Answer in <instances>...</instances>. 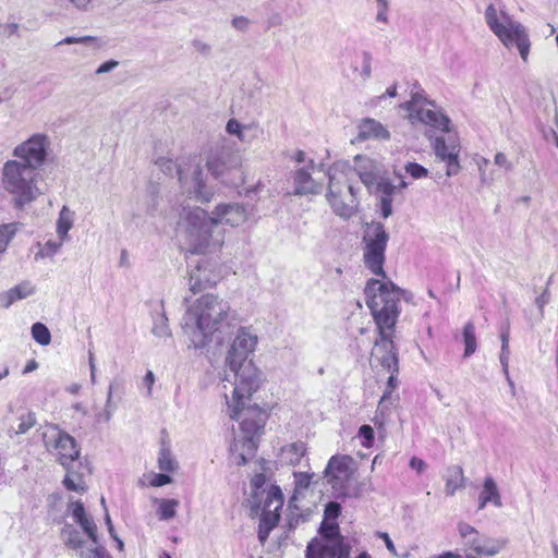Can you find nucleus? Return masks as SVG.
I'll return each instance as SVG.
<instances>
[{"label":"nucleus","mask_w":558,"mask_h":558,"mask_svg":"<svg viewBox=\"0 0 558 558\" xmlns=\"http://www.w3.org/2000/svg\"><path fill=\"white\" fill-rule=\"evenodd\" d=\"M341 512V507L338 502L331 501L326 505L325 508V518L327 520H335L339 517Z\"/></svg>","instance_id":"49"},{"label":"nucleus","mask_w":558,"mask_h":558,"mask_svg":"<svg viewBox=\"0 0 558 558\" xmlns=\"http://www.w3.org/2000/svg\"><path fill=\"white\" fill-rule=\"evenodd\" d=\"M192 46L196 52L204 57H208L211 52V46L203 40L194 39Z\"/></svg>","instance_id":"52"},{"label":"nucleus","mask_w":558,"mask_h":558,"mask_svg":"<svg viewBox=\"0 0 558 558\" xmlns=\"http://www.w3.org/2000/svg\"><path fill=\"white\" fill-rule=\"evenodd\" d=\"M158 466L163 472H174L178 468L177 461L168 449H161L158 458Z\"/></svg>","instance_id":"33"},{"label":"nucleus","mask_w":558,"mask_h":558,"mask_svg":"<svg viewBox=\"0 0 558 558\" xmlns=\"http://www.w3.org/2000/svg\"><path fill=\"white\" fill-rule=\"evenodd\" d=\"M376 536L378 538H381L384 542H385V545L387 547V549L393 555V556H397V550H396V547H395V544L393 542L391 541L390 536L388 535V533L386 532H377L376 533Z\"/></svg>","instance_id":"58"},{"label":"nucleus","mask_w":558,"mask_h":558,"mask_svg":"<svg viewBox=\"0 0 558 558\" xmlns=\"http://www.w3.org/2000/svg\"><path fill=\"white\" fill-rule=\"evenodd\" d=\"M457 530L463 547L478 556H495L506 544L502 539L481 534L475 527L463 521L458 523Z\"/></svg>","instance_id":"12"},{"label":"nucleus","mask_w":558,"mask_h":558,"mask_svg":"<svg viewBox=\"0 0 558 558\" xmlns=\"http://www.w3.org/2000/svg\"><path fill=\"white\" fill-rule=\"evenodd\" d=\"M243 135L246 140L241 141L242 143H251L256 140L262 133V129L257 122L243 124Z\"/></svg>","instance_id":"40"},{"label":"nucleus","mask_w":558,"mask_h":558,"mask_svg":"<svg viewBox=\"0 0 558 558\" xmlns=\"http://www.w3.org/2000/svg\"><path fill=\"white\" fill-rule=\"evenodd\" d=\"M226 131L230 134V135H234L239 138V141H244L246 140L245 136L243 135L242 131H243V124L240 123L238 120L235 119H230L228 122H227V125H226Z\"/></svg>","instance_id":"45"},{"label":"nucleus","mask_w":558,"mask_h":558,"mask_svg":"<svg viewBox=\"0 0 558 558\" xmlns=\"http://www.w3.org/2000/svg\"><path fill=\"white\" fill-rule=\"evenodd\" d=\"M183 194L190 199L201 203H209L214 197V190L206 185L204 172L198 163L191 165L187 169L181 165L177 169Z\"/></svg>","instance_id":"13"},{"label":"nucleus","mask_w":558,"mask_h":558,"mask_svg":"<svg viewBox=\"0 0 558 558\" xmlns=\"http://www.w3.org/2000/svg\"><path fill=\"white\" fill-rule=\"evenodd\" d=\"M37 170L22 163L21 160H8L1 170V184L4 191L12 195L16 208L34 202L41 191L37 186Z\"/></svg>","instance_id":"7"},{"label":"nucleus","mask_w":558,"mask_h":558,"mask_svg":"<svg viewBox=\"0 0 558 558\" xmlns=\"http://www.w3.org/2000/svg\"><path fill=\"white\" fill-rule=\"evenodd\" d=\"M480 496L498 508L502 506L497 485L494 478L490 476L485 478L483 490L481 492Z\"/></svg>","instance_id":"27"},{"label":"nucleus","mask_w":558,"mask_h":558,"mask_svg":"<svg viewBox=\"0 0 558 558\" xmlns=\"http://www.w3.org/2000/svg\"><path fill=\"white\" fill-rule=\"evenodd\" d=\"M61 538L64 544L76 551L81 558H100L104 548L99 546L88 547L86 541L82 537L81 532L71 524H66L61 530Z\"/></svg>","instance_id":"21"},{"label":"nucleus","mask_w":558,"mask_h":558,"mask_svg":"<svg viewBox=\"0 0 558 558\" xmlns=\"http://www.w3.org/2000/svg\"><path fill=\"white\" fill-rule=\"evenodd\" d=\"M172 482V477L169 474H155L150 481V485L154 487H160Z\"/></svg>","instance_id":"54"},{"label":"nucleus","mask_w":558,"mask_h":558,"mask_svg":"<svg viewBox=\"0 0 558 558\" xmlns=\"http://www.w3.org/2000/svg\"><path fill=\"white\" fill-rule=\"evenodd\" d=\"M390 138V132L379 121L373 118H364L357 123V135L355 141L364 142L369 140L387 141Z\"/></svg>","instance_id":"23"},{"label":"nucleus","mask_w":558,"mask_h":558,"mask_svg":"<svg viewBox=\"0 0 558 558\" xmlns=\"http://www.w3.org/2000/svg\"><path fill=\"white\" fill-rule=\"evenodd\" d=\"M463 342H464V357H469L475 353L477 349L475 325L473 322H468L463 327Z\"/></svg>","instance_id":"28"},{"label":"nucleus","mask_w":558,"mask_h":558,"mask_svg":"<svg viewBox=\"0 0 558 558\" xmlns=\"http://www.w3.org/2000/svg\"><path fill=\"white\" fill-rule=\"evenodd\" d=\"M352 459L345 456L332 457L325 470V477L331 485L337 498L348 495V484L352 477L353 471L350 468Z\"/></svg>","instance_id":"16"},{"label":"nucleus","mask_w":558,"mask_h":558,"mask_svg":"<svg viewBox=\"0 0 558 558\" xmlns=\"http://www.w3.org/2000/svg\"><path fill=\"white\" fill-rule=\"evenodd\" d=\"M305 451L306 447L304 442H294L283 448L282 458L287 463L295 465L301 462Z\"/></svg>","instance_id":"26"},{"label":"nucleus","mask_w":558,"mask_h":558,"mask_svg":"<svg viewBox=\"0 0 558 558\" xmlns=\"http://www.w3.org/2000/svg\"><path fill=\"white\" fill-rule=\"evenodd\" d=\"M35 424H36L35 414L32 412H28L27 414L22 415L20 417V423L17 425V428L15 429V434H17V435L26 434Z\"/></svg>","instance_id":"38"},{"label":"nucleus","mask_w":558,"mask_h":558,"mask_svg":"<svg viewBox=\"0 0 558 558\" xmlns=\"http://www.w3.org/2000/svg\"><path fill=\"white\" fill-rule=\"evenodd\" d=\"M34 292V288L29 283H21L12 289H10L7 293V302L4 304L5 307H9L13 302L17 300L25 299L32 295Z\"/></svg>","instance_id":"31"},{"label":"nucleus","mask_w":558,"mask_h":558,"mask_svg":"<svg viewBox=\"0 0 558 558\" xmlns=\"http://www.w3.org/2000/svg\"><path fill=\"white\" fill-rule=\"evenodd\" d=\"M509 359H510V350H501L499 360H500V364L502 366V372H504V375H505L509 386L513 388L514 384L511 380L510 375H509Z\"/></svg>","instance_id":"46"},{"label":"nucleus","mask_w":558,"mask_h":558,"mask_svg":"<svg viewBox=\"0 0 558 558\" xmlns=\"http://www.w3.org/2000/svg\"><path fill=\"white\" fill-rule=\"evenodd\" d=\"M112 412V385H110L107 395L105 411L101 414H99L98 418L102 420L104 422H109L111 420Z\"/></svg>","instance_id":"47"},{"label":"nucleus","mask_w":558,"mask_h":558,"mask_svg":"<svg viewBox=\"0 0 558 558\" xmlns=\"http://www.w3.org/2000/svg\"><path fill=\"white\" fill-rule=\"evenodd\" d=\"M184 332L194 348L202 349L209 342L222 343L241 323L236 311L214 294L202 295L187 310Z\"/></svg>","instance_id":"3"},{"label":"nucleus","mask_w":558,"mask_h":558,"mask_svg":"<svg viewBox=\"0 0 558 558\" xmlns=\"http://www.w3.org/2000/svg\"><path fill=\"white\" fill-rule=\"evenodd\" d=\"M404 170L413 179H422V178L427 177V174H428V170L416 162H408L404 166Z\"/></svg>","instance_id":"42"},{"label":"nucleus","mask_w":558,"mask_h":558,"mask_svg":"<svg viewBox=\"0 0 558 558\" xmlns=\"http://www.w3.org/2000/svg\"><path fill=\"white\" fill-rule=\"evenodd\" d=\"M506 19V23H500L497 19L496 8L493 4L486 8L485 20L493 33L507 48L515 46L522 60L526 61L531 46L529 35L522 24Z\"/></svg>","instance_id":"9"},{"label":"nucleus","mask_w":558,"mask_h":558,"mask_svg":"<svg viewBox=\"0 0 558 558\" xmlns=\"http://www.w3.org/2000/svg\"><path fill=\"white\" fill-rule=\"evenodd\" d=\"M488 163H489V160L486 158H481L480 161L477 162L478 170H480V178H481L482 183H487V181H488L486 178V174H485V170H484V167L487 166Z\"/></svg>","instance_id":"62"},{"label":"nucleus","mask_w":558,"mask_h":558,"mask_svg":"<svg viewBox=\"0 0 558 558\" xmlns=\"http://www.w3.org/2000/svg\"><path fill=\"white\" fill-rule=\"evenodd\" d=\"M422 104H429V105L434 106V102L428 101L424 97L423 93L416 92V93L412 94L411 100L402 104L401 107L404 108L407 111H409V113H411V112H414L415 110H417V108H420Z\"/></svg>","instance_id":"37"},{"label":"nucleus","mask_w":558,"mask_h":558,"mask_svg":"<svg viewBox=\"0 0 558 558\" xmlns=\"http://www.w3.org/2000/svg\"><path fill=\"white\" fill-rule=\"evenodd\" d=\"M435 155L441 161L447 163L446 175L452 177L459 173L461 167L459 162L460 146L452 136L436 137L433 144Z\"/></svg>","instance_id":"19"},{"label":"nucleus","mask_w":558,"mask_h":558,"mask_svg":"<svg viewBox=\"0 0 558 558\" xmlns=\"http://www.w3.org/2000/svg\"><path fill=\"white\" fill-rule=\"evenodd\" d=\"M32 337L40 345H48L51 341V333L43 323H35L32 326Z\"/></svg>","instance_id":"32"},{"label":"nucleus","mask_w":558,"mask_h":558,"mask_svg":"<svg viewBox=\"0 0 558 558\" xmlns=\"http://www.w3.org/2000/svg\"><path fill=\"white\" fill-rule=\"evenodd\" d=\"M49 148V140L44 134H34L25 142L17 145L12 156L14 160H21L22 163L38 170L45 162Z\"/></svg>","instance_id":"15"},{"label":"nucleus","mask_w":558,"mask_h":558,"mask_svg":"<svg viewBox=\"0 0 558 558\" xmlns=\"http://www.w3.org/2000/svg\"><path fill=\"white\" fill-rule=\"evenodd\" d=\"M352 168L347 161L335 162L327 170L328 192L327 201L333 213L343 218H350L354 214V201L356 190L350 183Z\"/></svg>","instance_id":"8"},{"label":"nucleus","mask_w":558,"mask_h":558,"mask_svg":"<svg viewBox=\"0 0 558 558\" xmlns=\"http://www.w3.org/2000/svg\"><path fill=\"white\" fill-rule=\"evenodd\" d=\"M97 38L94 36H68L63 38L62 40L58 41L56 44V47L62 46V45H73V44H81V45H89L93 43H96Z\"/></svg>","instance_id":"41"},{"label":"nucleus","mask_w":558,"mask_h":558,"mask_svg":"<svg viewBox=\"0 0 558 558\" xmlns=\"http://www.w3.org/2000/svg\"><path fill=\"white\" fill-rule=\"evenodd\" d=\"M549 299H550V294H549L548 289L546 288L544 290V292L539 296H537L535 300V304L539 308L542 316L544 314V306L549 302Z\"/></svg>","instance_id":"59"},{"label":"nucleus","mask_w":558,"mask_h":558,"mask_svg":"<svg viewBox=\"0 0 558 558\" xmlns=\"http://www.w3.org/2000/svg\"><path fill=\"white\" fill-rule=\"evenodd\" d=\"M409 466L412 470H415L418 474L423 473L427 469L426 462L417 457H412L410 459Z\"/></svg>","instance_id":"55"},{"label":"nucleus","mask_w":558,"mask_h":558,"mask_svg":"<svg viewBox=\"0 0 558 558\" xmlns=\"http://www.w3.org/2000/svg\"><path fill=\"white\" fill-rule=\"evenodd\" d=\"M389 234L381 222H372L363 235V260L375 276L387 278L384 270L385 252Z\"/></svg>","instance_id":"10"},{"label":"nucleus","mask_w":558,"mask_h":558,"mask_svg":"<svg viewBox=\"0 0 558 558\" xmlns=\"http://www.w3.org/2000/svg\"><path fill=\"white\" fill-rule=\"evenodd\" d=\"M283 506V496L278 486H270L266 492V497L263 501L260 520L258 525V539L264 544L270 532L278 524L280 519L279 511Z\"/></svg>","instance_id":"14"},{"label":"nucleus","mask_w":558,"mask_h":558,"mask_svg":"<svg viewBox=\"0 0 558 558\" xmlns=\"http://www.w3.org/2000/svg\"><path fill=\"white\" fill-rule=\"evenodd\" d=\"M68 473L63 480V485L68 490L71 492H81L84 490V487L82 485L81 476L77 475L74 471L70 469V466L66 469Z\"/></svg>","instance_id":"35"},{"label":"nucleus","mask_w":558,"mask_h":558,"mask_svg":"<svg viewBox=\"0 0 558 558\" xmlns=\"http://www.w3.org/2000/svg\"><path fill=\"white\" fill-rule=\"evenodd\" d=\"M64 240L59 239V241L49 240L45 243L44 248L37 254V256L41 257H50L56 254L59 248L62 246Z\"/></svg>","instance_id":"44"},{"label":"nucleus","mask_w":558,"mask_h":558,"mask_svg":"<svg viewBox=\"0 0 558 558\" xmlns=\"http://www.w3.org/2000/svg\"><path fill=\"white\" fill-rule=\"evenodd\" d=\"M178 227L184 233L190 250L194 254L218 251L225 243L223 225L232 228L244 225L252 207L243 203H219L209 215L198 206L181 204Z\"/></svg>","instance_id":"1"},{"label":"nucleus","mask_w":558,"mask_h":558,"mask_svg":"<svg viewBox=\"0 0 558 558\" xmlns=\"http://www.w3.org/2000/svg\"><path fill=\"white\" fill-rule=\"evenodd\" d=\"M352 173L354 172L371 194H379V208L383 218L392 214V196L397 186L392 184L386 165L376 158L366 155H356L353 158Z\"/></svg>","instance_id":"6"},{"label":"nucleus","mask_w":558,"mask_h":558,"mask_svg":"<svg viewBox=\"0 0 558 558\" xmlns=\"http://www.w3.org/2000/svg\"><path fill=\"white\" fill-rule=\"evenodd\" d=\"M231 25L236 31L245 33L251 26V21L247 17L240 15L232 19Z\"/></svg>","instance_id":"48"},{"label":"nucleus","mask_w":558,"mask_h":558,"mask_svg":"<svg viewBox=\"0 0 558 558\" xmlns=\"http://www.w3.org/2000/svg\"><path fill=\"white\" fill-rule=\"evenodd\" d=\"M219 278L220 276L217 272L215 265L206 259H202L190 274V291L193 294H196L209 289L218 282Z\"/></svg>","instance_id":"20"},{"label":"nucleus","mask_w":558,"mask_h":558,"mask_svg":"<svg viewBox=\"0 0 558 558\" xmlns=\"http://www.w3.org/2000/svg\"><path fill=\"white\" fill-rule=\"evenodd\" d=\"M319 533L325 542L313 539L306 547V558H349L350 548L343 543L337 523L323 521Z\"/></svg>","instance_id":"11"},{"label":"nucleus","mask_w":558,"mask_h":558,"mask_svg":"<svg viewBox=\"0 0 558 558\" xmlns=\"http://www.w3.org/2000/svg\"><path fill=\"white\" fill-rule=\"evenodd\" d=\"M378 4L380 5V10L378 11L376 15V20L379 22H387V15L386 10L388 7L387 0H377Z\"/></svg>","instance_id":"61"},{"label":"nucleus","mask_w":558,"mask_h":558,"mask_svg":"<svg viewBox=\"0 0 558 558\" xmlns=\"http://www.w3.org/2000/svg\"><path fill=\"white\" fill-rule=\"evenodd\" d=\"M501 350H509V329L505 328L500 332Z\"/></svg>","instance_id":"64"},{"label":"nucleus","mask_w":558,"mask_h":558,"mask_svg":"<svg viewBox=\"0 0 558 558\" xmlns=\"http://www.w3.org/2000/svg\"><path fill=\"white\" fill-rule=\"evenodd\" d=\"M495 165L505 169L506 171H511L513 169L512 162L508 159V157L504 153H497L495 155Z\"/></svg>","instance_id":"53"},{"label":"nucleus","mask_w":558,"mask_h":558,"mask_svg":"<svg viewBox=\"0 0 558 558\" xmlns=\"http://www.w3.org/2000/svg\"><path fill=\"white\" fill-rule=\"evenodd\" d=\"M73 225V213L65 206L62 207L57 221V233L59 239L65 240L68 232Z\"/></svg>","instance_id":"29"},{"label":"nucleus","mask_w":558,"mask_h":558,"mask_svg":"<svg viewBox=\"0 0 558 558\" xmlns=\"http://www.w3.org/2000/svg\"><path fill=\"white\" fill-rule=\"evenodd\" d=\"M366 304L376 323L379 337L375 340L373 360L388 372H399L397 348L393 343L395 326L400 314L401 299L409 302L412 293L397 287L392 281L369 279L365 287Z\"/></svg>","instance_id":"2"},{"label":"nucleus","mask_w":558,"mask_h":558,"mask_svg":"<svg viewBox=\"0 0 558 558\" xmlns=\"http://www.w3.org/2000/svg\"><path fill=\"white\" fill-rule=\"evenodd\" d=\"M409 119L412 123L418 121L444 132L449 131V118L444 113L429 108H417L414 112L409 113Z\"/></svg>","instance_id":"24"},{"label":"nucleus","mask_w":558,"mask_h":558,"mask_svg":"<svg viewBox=\"0 0 558 558\" xmlns=\"http://www.w3.org/2000/svg\"><path fill=\"white\" fill-rule=\"evenodd\" d=\"M167 322L168 318L165 316V314H160L158 318L155 320L153 333L159 338L170 336V329L168 327Z\"/></svg>","instance_id":"39"},{"label":"nucleus","mask_w":558,"mask_h":558,"mask_svg":"<svg viewBox=\"0 0 558 558\" xmlns=\"http://www.w3.org/2000/svg\"><path fill=\"white\" fill-rule=\"evenodd\" d=\"M119 65V62L116 61V60H109V61H106L104 62L102 64H100L97 70H96V74L97 75H100V74H105V73H108V72H111L113 71L116 68H118Z\"/></svg>","instance_id":"56"},{"label":"nucleus","mask_w":558,"mask_h":558,"mask_svg":"<svg viewBox=\"0 0 558 558\" xmlns=\"http://www.w3.org/2000/svg\"><path fill=\"white\" fill-rule=\"evenodd\" d=\"M16 223H5L0 226V253L7 250V246L16 232Z\"/></svg>","instance_id":"34"},{"label":"nucleus","mask_w":558,"mask_h":558,"mask_svg":"<svg viewBox=\"0 0 558 558\" xmlns=\"http://www.w3.org/2000/svg\"><path fill=\"white\" fill-rule=\"evenodd\" d=\"M144 384L147 386V393L148 396H150L151 393V387L155 383V376H154V373L151 371H148L143 379Z\"/></svg>","instance_id":"63"},{"label":"nucleus","mask_w":558,"mask_h":558,"mask_svg":"<svg viewBox=\"0 0 558 558\" xmlns=\"http://www.w3.org/2000/svg\"><path fill=\"white\" fill-rule=\"evenodd\" d=\"M77 523L82 526L84 532L92 541L93 546H98L97 526L92 518L84 517Z\"/></svg>","instance_id":"36"},{"label":"nucleus","mask_w":558,"mask_h":558,"mask_svg":"<svg viewBox=\"0 0 558 558\" xmlns=\"http://www.w3.org/2000/svg\"><path fill=\"white\" fill-rule=\"evenodd\" d=\"M234 332L226 356V372L229 374H226L225 380L234 386L235 395L243 396L255 392L262 381L260 372L250 359L257 347L258 337L251 326L244 327L241 323Z\"/></svg>","instance_id":"5"},{"label":"nucleus","mask_w":558,"mask_h":558,"mask_svg":"<svg viewBox=\"0 0 558 558\" xmlns=\"http://www.w3.org/2000/svg\"><path fill=\"white\" fill-rule=\"evenodd\" d=\"M359 436L362 438V446L371 448L374 442V429L371 425H362L359 429Z\"/></svg>","instance_id":"43"},{"label":"nucleus","mask_w":558,"mask_h":558,"mask_svg":"<svg viewBox=\"0 0 558 558\" xmlns=\"http://www.w3.org/2000/svg\"><path fill=\"white\" fill-rule=\"evenodd\" d=\"M324 165H316L313 159H308L307 165L298 169L293 177L294 195H315L323 190V183L313 178V173L324 171Z\"/></svg>","instance_id":"18"},{"label":"nucleus","mask_w":558,"mask_h":558,"mask_svg":"<svg viewBox=\"0 0 558 558\" xmlns=\"http://www.w3.org/2000/svg\"><path fill=\"white\" fill-rule=\"evenodd\" d=\"M253 393L235 395L233 387L232 398L229 400L228 395L225 392L229 415L232 420L240 423L239 433L235 434L230 445L231 458L236 465H244L254 458L258 438L268 418V413L257 404L246 405V400Z\"/></svg>","instance_id":"4"},{"label":"nucleus","mask_w":558,"mask_h":558,"mask_svg":"<svg viewBox=\"0 0 558 558\" xmlns=\"http://www.w3.org/2000/svg\"><path fill=\"white\" fill-rule=\"evenodd\" d=\"M447 496H453L458 489L464 488V475L461 466L452 465L447 469L445 475Z\"/></svg>","instance_id":"25"},{"label":"nucleus","mask_w":558,"mask_h":558,"mask_svg":"<svg viewBox=\"0 0 558 558\" xmlns=\"http://www.w3.org/2000/svg\"><path fill=\"white\" fill-rule=\"evenodd\" d=\"M240 161V156L236 153L229 148H221L208 158L207 167L215 178H219L226 170L236 168Z\"/></svg>","instance_id":"22"},{"label":"nucleus","mask_w":558,"mask_h":558,"mask_svg":"<svg viewBox=\"0 0 558 558\" xmlns=\"http://www.w3.org/2000/svg\"><path fill=\"white\" fill-rule=\"evenodd\" d=\"M397 374L398 373L390 372V376L388 377V381H387V389L383 396V399L388 398V396L391 393V391L398 386Z\"/></svg>","instance_id":"60"},{"label":"nucleus","mask_w":558,"mask_h":558,"mask_svg":"<svg viewBox=\"0 0 558 558\" xmlns=\"http://www.w3.org/2000/svg\"><path fill=\"white\" fill-rule=\"evenodd\" d=\"M159 507L157 510V514L159 520L169 521L177 515V508L179 506V501L175 499H156Z\"/></svg>","instance_id":"30"},{"label":"nucleus","mask_w":558,"mask_h":558,"mask_svg":"<svg viewBox=\"0 0 558 558\" xmlns=\"http://www.w3.org/2000/svg\"><path fill=\"white\" fill-rule=\"evenodd\" d=\"M72 515L76 522L86 517L84 506L81 501H76L72 505Z\"/></svg>","instance_id":"57"},{"label":"nucleus","mask_w":558,"mask_h":558,"mask_svg":"<svg viewBox=\"0 0 558 558\" xmlns=\"http://www.w3.org/2000/svg\"><path fill=\"white\" fill-rule=\"evenodd\" d=\"M362 57H363L362 76L364 80H367L371 77V74H372V54L367 51H364Z\"/></svg>","instance_id":"50"},{"label":"nucleus","mask_w":558,"mask_h":558,"mask_svg":"<svg viewBox=\"0 0 558 558\" xmlns=\"http://www.w3.org/2000/svg\"><path fill=\"white\" fill-rule=\"evenodd\" d=\"M53 429L56 435L53 436L52 444L47 441L46 447L48 450L52 447L57 451V461L68 469L80 458V448L70 434L61 430L57 425Z\"/></svg>","instance_id":"17"},{"label":"nucleus","mask_w":558,"mask_h":558,"mask_svg":"<svg viewBox=\"0 0 558 558\" xmlns=\"http://www.w3.org/2000/svg\"><path fill=\"white\" fill-rule=\"evenodd\" d=\"M295 475V488L298 490L306 489L310 486L312 475L307 473H296Z\"/></svg>","instance_id":"51"}]
</instances>
